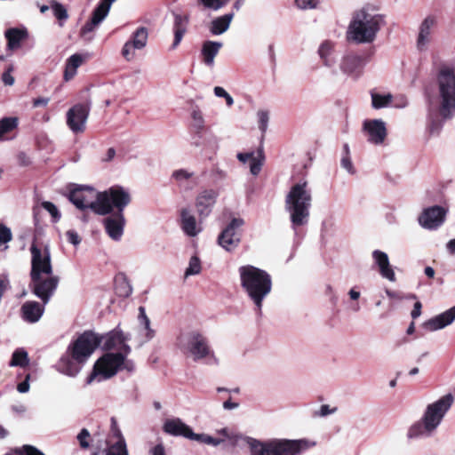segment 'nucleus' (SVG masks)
<instances>
[{
	"mask_svg": "<svg viewBox=\"0 0 455 455\" xmlns=\"http://www.w3.org/2000/svg\"><path fill=\"white\" fill-rule=\"evenodd\" d=\"M427 120L431 132H438L455 116V68H439L435 84L426 88Z\"/></svg>",
	"mask_w": 455,
	"mask_h": 455,
	"instance_id": "nucleus-1",
	"label": "nucleus"
},
{
	"mask_svg": "<svg viewBox=\"0 0 455 455\" xmlns=\"http://www.w3.org/2000/svg\"><path fill=\"white\" fill-rule=\"evenodd\" d=\"M29 251L31 254L30 288L32 292L47 304L54 295L60 277L53 275L51 251L48 245L33 241Z\"/></svg>",
	"mask_w": 455,
	"mask_h": 455,
	"instance_id": "nucleus-2",
	"label": "nucleus"
},
{
	"mask_svg": "<svg viewBox=\"0 0 455 455\" xmlns=\"http://www.w3.org/2000/svg\"><path fill=\"white\" fill-rule=\"evenodd\" d=\"M378 6L367 4L353 13L347 30L348 41L371 44L386 25V16L378 12Z\"/></svg>",
	"mask_w": 455,
	"mask_h": 455,
	"instance_id": "nucleus-3",
	"label": "nucleus"
},
{
	"mask_svg": "<svg viewBox=\"0 0 455 455\" xmlns=\"http://www.w3.org/2000/svg\"><path fill=\"white\" fill-rule=\"evenodd\" d=\"M453 403L454 396L449 393L427 404L421 418L408 427L407 440L411 442L433 437Z\"/></svg>",
	"mask_w": 455,
	"mask_h": 455,
	"instance_id": "nucleus-4",
	"label": "nucleus"
},
{
	"mask_svg": "<svg viewBox=\"0 0 455 455\" xmlns=\"http://www.w3.org/2000/svg\"><path fill=\"white\" fill-rule=\"evenodd\" d=\"M241 286L249 299L254 305L255 313L261 315L263 301L272 290L271 275L265 270L252 265L238 268Z\"/></svg>",
	"mask_w": 455,
	"mask_h": 455,
	"instance_id": "nucleus-5",
	"label": "nucleus"
},
{
	"mask_svg": "<svg viewBox=\"0 0 455 455\" xmlns=\"http://www.w3.org/2000/svg\"><path fill=\"white\" fill-rule=\"evenodd\" d=\"M312 200V189L307 180H301L290 188L285 196V210L295 232L308 223Z\"/></svg>",
	"mask_w": 455,
	"mask_h": 455,
	"instance_id": "nucleus-6",
	"label": "nucleus"
},
{
	"mask_svg": "<svg viewBox=\"0 0 455 455\" xmlns=\"http://www.w3.org/2000/svg\"><path fill=\"white\" fill-rule=\"evenodd\" d=\"M315 443L306 439L252 440L250 443L251 455H300Z\"/></svg>",
	"mask_w": 455,
	"mask_h": 455,
	"instance_id": "nucleus-7",
	"label": "nucleus"
},
{
	"mask_svg": "<svg viewBox=\"0 0 455 455\" xmlns=\"http://www.w3.org/2000/svg\"><path fill=\"white\" fill-rule=\"evenodd\" d=\"M128 355L122 352H108L100 357L94 363L92 373L88 376L86 383L94 380L101 382L114 377L119 371L125 370L133 372L135 364L127 359Z\"/></svg>",
	"mask_w": 455,
	"mask_h": 455,
	"instance_id": "nucleus-8",
	"label": "nucleus"
},
{
	"mask_svg": "<svg viewBox=\"0 0 455 455\" xmlns=\"http://www.w3.org/2000/svg\"><path fill=\"white\" fill-rule=\"evenodd\" d=\"M178 346L196 362L207 359L216 360L208 338L200 330L192 329L180 333L178 338Z\"/></svg>",
	"mask_w": 455,
	"mask_h": 455,
	"instance_id": "nucleus-9",
	"label": "nucleus"
},
{
	"mask_svg": "<svg viewBox=\"0 0 455 455\" xmlns=\"http://www.w3.org/2000/svg\"><path fill=\"white\" fill-rule=\"evenodd\" d=\"M68 198L80 210L91 209L100 215H106V208L101 205V192L94 188L76 185L70 190Z\"/></svg>",
	"mask_w": 455,
	"mask_h": 455,
	"instance_id": "nucleus-10",
	"label": "nucleus"
},
{
	"mask_svg": "<svg viewBox=\"0 0 455 455\" xmlns=\"http://www.w3.org/2000/svg\"><path fill=\"white\" fill-rule=\"evenodd\" d=\"M100 345V339L93 331H84L69 347L68 352L76 363H85Z\"/></svg>",
	"mask_w": 455,
	"mask_h": 455,
	"instance_id": "nucleus-11",
	"label": "nucleus"
},
{
	"mask_svg": "<svg viewBox=\"0 0 455 455\" xmlns=\"http://www.w3.org/2000/svg\"><path fill=\"white\" fill-rule=\"evenodd\" d=\"M438 25L439 16L436 13H429L420 21L416 37L418 51L426 52L428 50Z\"/></svg>",
	"mask_w": 455,
	"mask_h": 455,
	"instance_id": "nucleus-12",
	"label": "nucleus"
},
{
	"mask_svg": "<svg viewBox=\"0 0 455 455\" xmlns=\"http://www.w3.org/2000/svg\"><path fill=\"white\" fill-rule=\"evenodd\" d=\"M130 202V194L122 187H112L101 192V205L107 209L106 214L110 213L114 207L117 209V212L123 213Z\"/></svg>",
	"mask_w": 455,
	"mask_h": 455,
	"instance_id": "nucleus-13",
	"label": "nucleus"
},
{
	"mask_svg": "<svg viewBox=\"0 0 455 455\" xmlns=\"http://www.w3.org/2000/svg\"><path fill=\"white\" fill-rule=\"evenodd\" d=\"M242 218H233L228 225L222 230L218 237L219 244L228 251L235 249L241 241V234L237 231L243 226Z\"/></svg>",
	"mask_w": 455,
	"mask_h": 455,
	"instance_id": "nucleus-14",
	"label": "nucleus"
},
{
	"mask_svg": "<svg viewBox=\"0 0 455 455\" xmlns=\"http://www.w3.org/2000/svg\"><path fill=\"white\" fill-rule=\"evenodd\" d=\"M100 345L104 350H116L126 355L131 353V347L127 344L129 335L124 334L119 328H116L104 336H100Z\"/></svg>",
	"mask_w": 455,
	"mask_h": 455,
	"instance_id": "nucleus-15",
	"label": "nucleus"
},
{
	"mask_svg": "<svg viewBox=\"0 0 455 455\" xmlns=\"http://www.w3.org/2000/svg\"><path fill=\"white\" fill-rule=\"evenodd\" d=\"M90 104H76L67 112V125L74 133L85 130L86 121L90 113Z\"/></svg>",
	"mask_w": 455,
	"mask_h": 455,
	"instance_id": "nucleus-16",
	"label": "nucleus"
},
{
	"mask_svg": "<svg viewBox=\"0 0 455 455\" xmlns=\"http://www.w3.org/2000/svg\"><path fill=\"white\" fill-rule=\"evenodd\" d=\"M106 445V455H129L124 437L115 418H111L110 433Z\"/></svg>",
	"mask_w": 455,
	"mask_h": 455,
	"instance_id": "nucleus-17",
	"label": "nucleus"
},
{
	"mask_svg": "<svg viewBox=\"0 0 455 455\" xmlns=\"http://www.w3.org/2000/svg\"><path fill=\"white\" fill-rule=\"evenodd\" d=\"M148 38V30L145 27L138 28L125 42L122 49L123 57L130 61L135 57L136 50H142L146 47Z\"/></svg>",
	"mask_w": 455,
	"mask_h": 455,
	"instance_id": "nucleus-18",
	"label": "nucleus"
},
{
	"mask_svg": "<svg viewBox=\"0 0 455 455\" xmlns=\"http://www.w3.org/2000/svg\"><path fill=\"white\" fill-rule=\"evenodd\" d=\"M219 192L213 188L201 190L196 197V210L200 219L208 217L217 202Z\"/></svg>",
	"mask_w": 455,
	"mask_h": 455,
	"instance_id": "nucleus-19",
	"label": "nucleus"
},
{
	"mask_svg": "<svg viewBox=\"0 0 455 455\" xmlns=\"http://www.w3.org/2000/svg\"><path fill=\"white\" fill-rule=\"evenodd\" d=\"M363 130L367 136V140L373 145H381L387 135L386 124L381 119L365 120Z\"/></svg>",
	"mask_w": 455,
	"mask_h": 455,
	"instance_id": "nucleus-20",
	"label": "nucleus"
},
{
	"mask_svg": "<svg viewBox=\"0 0 455 455\" xmlns=\"http://www.w3.org/2000/svg\"><path fill=\"white\" fill-rule=\"evenodd\" d=\"M364 65L365 62L361 55L347 52L340 60L339 69L344 75L356 79L361 76Z\"/></svg>",
	"mask_w": 455,
	"mask_h": 455,
	"instance_id": "nucleus-21",
	"label": "nucleus"
},
{
	"mask_svg": "<svg viewBox=\"0 0 455 455\" xmlns=\"http://www.w3.org/2000/svg\"><path fill=\"white\" fill-rule=\"evenodd\" d=\"M445 212L440 206H433L426 209L419 217V224L427 229L438 228L444 220Z\"/></svg>",
	"mask_w": 455,
	"mask_h": 455,
	"instance_id": "nucleus-22",
	"label": "nucleus"
},
{
	"mask_svg": "<svg viewBox=\"0 0 455 455\" xmlns=\"http://www.w3.org/2000/svg\"><path fill=\"white\" fill-rule=\"evenodd\" d=\"M125 219L124 213L116 212L104 220V227L109 237L119 241L124 234Z\"/></svg>",
	"mask_w": 455,
	"mask_h": 455,
	"instance_id": "nucleus-23",
	"label": "nucleus"
},
{
	"mask_svg": "<svg viewBox=\"0 0 455 455\" xmlns=\"http://www.w3.org/2000/svg\"><path fill=\"white\" fill-rule=\"evenodd\" d=\"M163 430L173 436H183L192 440L194 432L191 427L185 424L180 418L168 419L164 421Z\"/></svg>",
	"mask_w": 455,
	"mask_h": 455,
	"instance_id": "nucleus-24",
	"label": "nucleus"
},
{
	"mask_svg": "<svg viewBox=\"0 0 455 455\" xmlns=\"http://www.w3.org/2000/svg\"><path fill=\"white\" fill-rule=\"evenodd\" d=\"M372 259L375 265L379 267L380 275L390 282H395V274L390 266L387 254L380 250H374L372 251Z\"/></svg>",
	"mask_w": 455,
	"mask_h": 455,
	"instance_id": "nucleus-25",
	"label": "nucleus"
},
{
	"mask_svg": "<svg viewBox=\"0 0 455 455\" xmlns=\"http://www.w3.org/2000/svg\"><path fill=\"white\" fill-rule=\"evenodd\" d=\"M454 320L455 306L425 322L424 327L430 331H434L450 325Z\"/></svg>",
	"mask_w": 455,
	"mask_h": 455,
	"instance_id": "nucleus-26",
	"label": "nucleus"
},
{
	"mask_svg": "<svg viewBox=\"0 0 455 455\" xmlns=\"http://www.w3.org/2000/svg\"><path fill=\"white\" fill-rule=\"evenodd\" d=\"M172 178L175 180L177 187L181 191H192L197 186V181L194 179V172L185 169L174 171L172 174Z\"/></svg>",
	"mask_w": 455,
	"mask_h": 455,
	"instance_id": "nucleus-27",
	"label": "nucleus"
},
{
	"mask_svg": "<svg viewBox=\"0 0 455 455\" xmlns=\"http://www.w3.org/2000/svg\"><path fill=\"white\" fill-rule=\"evenodd\" d=\"M45 304L36 301H27L21 307L22 317L25 321L34 323L39 321L42 317Z\"/></svg>",
	"mask_w": 455,
	"mask_h": 455,
	"instance_id": "nucleus-28",
	"label": "nucleus"
},
{
	"mask_svg": "<svg viewBox=\"0 0 455 455\" xmlns=\"http://www.w3.org/2000/svg\"><path fill=\"white\" fill-rule=\"evenodd\" d=\"M335 44L330 40L322 42L318 47L317 53L323 65L328 68H332L336 64V56L334 54Z\"/></svg>",
	"mask_w": 455,
	"mask_h": 455,
	"instance_id": "nucleus-29",
	"label": "nucleus"
},
{
	"mask_svg": "<svg viewBox=\"0 0 455 455\" xmlns=\"http://www.w3.org/2000/svg\"><path fill=\"white\" fill-rule=\"evenodd\" d=\"M173 34L174 40L172 45V49H175L181 42L184 35L188 30V17L187 15H182L177 12H173Z\"/></svg>",
	"mask_w": 455,
	"mask_h": 455,
	"instance_id": "nucleus-30",
	"label": "nucleus"
},
{
	"mask_svg": "<svg viewBox=\"0 0 455 455\" xmlns=\"http://www.w3.org/2000/svg\"><path fill=\"white\" fill-rule=\"evenodd\" d=\"M84 363H76L70 353L67 351V354L62 355L57 364V370L69 377H75L81 371V364Z\"/></svg>",
	"mask_w": 455,
	"mask_h": 455,
	"instance_id": "nucleus-31",
	"label": "nucleus"
},
{
	"mask_svg": "<svg viewBox=\"0 0 455 455\" xmlns=\"http://www.w3.org/2000/svg\"><path fill=\"white\" fill-rule=\"evenodd\" d=\"M181 228L188 236L197 235L202 228L197 224L196 217L188 209H182L180 212Z\"/></svg>",
	"mask_w": 455,
	"mask_h": 455,
	"instance_id": "nucleus-32",
	"label": "nucleus"
},
{
	"mask_svg": "<svg viewBox=\"0 0 455 455\" xmlns=\"http://www.w3.org/2000/svg\"><path fill=\"white\" fill-rule=\"evenodd\" d=\"M4 36L7 39L8 50L13 51L19 49L21 43L28 36L26 28H12L4 32Z\"/></svg>",
	"mask_w": 455,
	"mask_h": 455,
	"instance_id": "nucleus-33",
	"label": "nucleus"
},
{
	"mask_svg": "<svg viewBox=\"0 0 455 455\" xmlns=\"http://www.w3.org/2000/svg\"><path fill=\"white\" fill-rule=\"evenodd\" d=\"M222 45H223L222 43L215 42V41H205L203 44L202 50H201V55L203 58V62L207 67H210V68L213 67L214 59L218 55Z\"/></svg>",
	"mask_w": 455,
	"mask_h": 455,
	"instance_id": "nucleus-34",
	"label": "nucleus"
},
{
	"mask_svg": "<svg viewBox=\"0 0 455 455\" xmlns=\"http://www.w3.org/2000/svg\"><path fill=\"white\" fill-rule=\"evenodd\" d=\"M234 16L235 13L230 12L213 19L211 22L210 32L215 36L225 33L229 28Z\"/></svg>",
	"mask_w": 455,
	"mask_h": 455,
	"instance_id": "nucleus-35",
	"label": "nucleus"
},
{
	"mask_svg": "<svg viewBox=\"0 0 455 455\" xmlns=\"http://www.w3.org/2000/svg\"><path fill=\"white\" fill-rule=\"evenodd\" d=\"M84 61V57L81 54H73L71 55L66 63L64 78L65 80H69L74 77L76 74V69L79 68Z\"/></svg>",
	"mask_w": 455,
	"mask_h": 455,
	"instance_id": "nucleus-36",
	"label": "nucleus"
},
{
	"mask_svg": "<svg viewBox=\"0 0 455 455\" xmlns=\"http://www.w3.org/2000/svg\"><path fill=\"white\" fill-rule=\"evenodd\" d=\"M371 107L374 109H380L390 107L393 101V95L391 93L381 94L376 92H371Z\"/></svg>",
	"mask_w": 455,
	"mask_h": 455,
	"instance_id": "nucleus-37",
	"label": "nucleus"
},
{
	"mask_svg": "<svg viewBox=\"0 0 455 455\" xmlns=\"http://www.w3.org/2000/svg\"><path fill=\"white\" fill-rule=\"evenodd\" d=\"M138 320L142 327V331H144V336L146 340L148 341L155 337V331L150 327V320L146 315V310L144 307H139V315Z\"/></svg>",
	"mask_w": 455,
	"mask_h": 455,
	"instance_id": "nucleus-38",
	"label": "nucleus"
},
{
	"mask_svg": "<svg viewBox=\"0 0 455 455\" xmlns=\"http://www.w3.org/2000/svg\"><path fill=\"white\" fill-rule=\"evenodd\" d=\"M28 363H29V360H28V355L27 351L24 350L23 348H19L13 352L12 359L9 363V365L11 367H16V366L25 367L28 364Z\"/></svg>",
	"mask_w": 455,
	"mask_h": 455,
	"instance_id": "nucleus-39",
	"label": "nucleus"
},
{
	"mask_svg": "<svg viewBox=\"0 0 455 455\" xmlns=\"http://www.w3.org/2000/svg\"><path fill=\"white\" fill-rule=\"evenodd\" d=\"M19 120L17 117H4L0 120V140H3L4 135L11 132L17 128Z\"/></svg>",
	"mask_w": 455,
	"mask_h": 455,
	"instance_id": "nucleus-40",
	"label": "nucleus"
},
{
	"mask_svg": "<svg viewBox=\"0 0 455 455\" xmlns=\"http://www.w3.org/2000/svg\"><path fill=\"white\" fill-rule=\"evenodd\" d=\"M51 8L53 15L60 20V26L62 27L63 23L61 21H64L68 18L66 7L62 4L52 0L51 2Z\"/></svg>",
	"mask_w": 455,
	"mask_h": 455,
	"instance_id": "nucleus-41",
	"label": "nucleus"
},
{
	"mask_svg": "<svg viewBox=\"0 0 455 455\" xmlns=\"http://www.w3.org/2000/svg\"><path fill=\"white\" fill-rule=\"evenodd\" d=\"M192 440L198 441L200 443L210 444L212 446H218L224 443L223 438L212 437L205 434H194Z\"/></svg>",
	"mask_w": 455,
	"mask_h": 455,
	"instance_id": "nucleus-42",
	"label": "nucleus"
},
{
	"mask_svg": "<svg viewBox=\"0 0 455 455\" xmlns=\"http://www.w3.org/2000/svg\"><path fill=\"white\" fill-rule=\"evenodd\" d=\"M257 154L258 156H254V158H252L250 164L251 173L254 176L259 173L264 161L263 150L259 149Z\"/></svg>",
	"mask_w": 455,
	"mask_h": 455,
	"instance_id": "nucleus-43",
	"label": "nucleus"
},
{
	"mask_svg": "<svg viewBox=\"0 0 455 455\" xmlns=\"http://www.w3.org/2000/svg\"><path fill=\"white\" fill-rule=\"evenodd\" d=\"M201 272V262L197 256H192L188 267L185 271V276L198 275Z\"/></svg>",
	"mask_w": 455,
	"mask_h": 455,
	"instance_id": "nucleus-44",
	"label": "nucleus"
},
{
	"mask_svg": "<svg viewBox=\"0 0 455 455\" xmlns=\"http://www.w3.org/2000/svg\"><path fill=\"white\" fill-rule=\"evenodd\" d=\"M205 9L218 11L224 7L230 0H197Z\"/></svg>",
	"mask_w": 455,
	"mask_h": 455,
	"instance_id": "nucleus-45",
	"label": "nucleus"
},
{
	"mask_svg": "<svg viewBox=\"0 0 455 455\" xmlns=\"http://www.w3.org/2000/svg\"><path fill=\"white\" fill-rule=\"evenodd\" d=\"M319 4V0H294V5L301 11L317 9Z\"/></svg>",
	"mask_w": 455,
	"mask_h": 455,
	"instance_id": "nucleus-46",
	"label": "nucleus"
},
{
	"mask_svg": "<svg viewBox=\"0 0 455 455\" xmlns=\"http://www.w3.org/2000/svg\"><path fill=\"white\" fill-rule=\"evenodd\" d=\"M259 129L265 133L269 121V113L267 110H259L257 113Z\"/></svg>",
	"mask_w": 455,
	"mask_h": 455,
	"instance_id": "nucleus-47",
	"label": "nucleus"
},
{
	"mask_svg": "<svg viewBox=\"0 0 455 455\" xmlns=\"http://www.w3.org/2000/svg\"><path fill=\"white\" fill-rule=\"evenodd\" d=\"M41 205L45 211H47L51 214L54 222L60 220V213L55 204H53L51 202L44 201L42 203Z\"/></svg>",
	"mask_w": 455,
	"mask_h": 455,
	"instance_id": "nucleus-48",
	"label": "nucleus"
},
{
	"mask_svg": "<svg viewBox=\"0 0 455 455\" xmlns=\"http://www.w3.org/2000/svg\"><path fill=\"white\" fill-rule=\"evenodd\" d=\"M12 239V233L11 228H9L4 224H0V246L2 244L7 243Z\"/></svg>",
	"mask_w": 455,
	"mask_h": 455,
	"instance_id": "nucleus-49",
	"label": "nucleus"
},
{
	"mask_svg": "<svg viewBox=\"0 0 455 455\" xmlns=\"http://www.w3.org/2000/svg\"><path fill=\"white\" fill-rule=\"evenodd\" d=\"M214 94L217 97L224 98L227 106L231 107L234 104V99L224 88L220 86L214 87Z\"/></svg>",
	"mask_w": 455,
	"mask_h": 455,
	"instance_id": "nucleus-50",
	"label": "nucleus"
},
{
	"mask_svg": "<svg viewBox=\"0 0 455 455\" xmlns=\"http://www.w3.org/2000/svg\"><path fill=\"white\" fill-rule=\"evenodd\" d=\"M91 435L86 428H83L77 435V440L82 449H88L90 446L89 438Z\"/></svg>",
	"mask_w": 455,
	"mask_h": 455,
	"instance_id": "nucleus-51",
	"label": "nucleus"
},
{
	"mask_svg": "<svg viewBox=\"0 0 455 455\" xmlns=\"http://www.w3.org/2000/svg\"><path fill=\"white\" fill-rule=\"evenodd\" d=\"M16 453L19 455H45L32 445H24L21 449L16 450Z\"/></svg>",
	"mask_w": 455,
	"mask_h": 455,
	"instance_id": "nucleus-52",
	"label": "nucleus"
},
{
	"mask_svg": "<svg viewBox=\"0 0 455 455\" xmlns=\"http://www.w3.org/2000/svg\"><path fill=\"white\" fill-rule=\"evenodd\" d=\"M340 164L348 173L354 174L355 172L350 156H342Z\"/></svg>",
	"mask_w": 455,
	"mask_h": 455,
	"instance_id": "nucleus-53",
	"label": "nucleus"
},
{
	"mask_svg": "<svg viewBox=\"0 0 455 455\" xmlns=\"http://www.w3.org/2000/svg\"><path fill=\"white\" fill-rule=\"evenodd\" d=\"M218 434L221 435L220 438H223L224 439V442L226 440H228L232 443H235L236 441V438H237V435L230 431L228 428L227 427H224V428H221L220 430H218Z\"/></svg>",
	"mask_w": 455,
	"mask_h": 455,
	"instance_id": "nucleus-54",
	"label": "nucleus"
},
{
	"mask_svg": "<svg viewBox=\"0 0 455 455\" xmlns=\"http://www.w3.org/2000/svg\"><path fill=\"white\" fill-rule=\"evenodd\" d=\"M192 118L197 128H202L204 126L203 114L198 108L192 111Z\"/></svg>",
	"mask_w": 455,
	"mask_h": 455,
	"instance_id": "nucleus-55",
	"label": "nucleus"
},
{
	"mask_svg": "<svg viewBox=\"0 0 455 455\" xmlns=\"http://www.w3.org/2000/svg\"><path fill=\"white\" fill-rule=\"evenodd\" d=\"M66 235L68 242L74 245H78L81 242L78 234L75 230H68Z\"/></svg>",
	"mask_w": 455,
	"mask_h": 455,
	"instance_id": "nucleus-56",
	"label": "nucleus"
},
{
	"mask_svg": "<svg viewBox=\"0 0 455 455\" xmlns=\"http://www.w3.org/2000/svg\"><path fill=\"white\" fill-rule=\"evenodd\" d=\"M12 71V68H9L5 72H4L2 76V80L5 85H12L14 84V77L12 76L11 72Z\"/></svg>",
	"mask_w": 455,
	"mask_h": 455,
	"instance_id": "nucleus-57",
	"label": "nucleus"
},
{
	"mask_svg": "<svg viewBox=\"0 0 455 455\" xmlns=\"http://www.w3.org/2000/svg\"><path fill=\"white\" fill-rule=\"evenodd\" d=\"M29 379L30 375L28 374L26 376V379L18 385L17 390L20 393H27L29 390Z\"/></svg>",
	"mask_w": 455,
	"mask_h": 455,
	"instance_id": "nucleus-58",
	"label": "nucleus"
},
{
	"mask_svg": "<svg viewBox=\"0 0 455 455\" xmlns=\"http://www.w3.org/2000/svg\"><path fill=\"white\" fill-rule=\"evenodd\" d=\"M150 455H166L163 443H158L149 451Z\"/></svg>",
	"mask_w": 455,
	"mask_h": 455,
	"instance_id": "nucleus-59",
	"label": "nucleus"
},
{
	"mask_svg": "<svg viewBox=\"0 0 455 455\" xmlns=\"http://www.w3.org/2000/svg\"><path fill=\"white\" fill-rule=\"evenodd\" d=\"M408 105V101L405 96L401 95L395 98V102L393 107L397 108H403Z\"/></svg>",
	"mask_w": 455,
	"mask_h": 455,
	"instance_id": "nucleus-60",
	"label": "nucleus"
},
{
	"mask_svg": "<svg viewBox=\"0 0 455 455\" xmlns=\"http://www.w3.org/2000/svg\"><path fill=\"white\" fill-rule=\"evenodd\" d=\"M18 162L21 166H28L31 164L30 158L24 152L18 155Z\"/></svg>",
	"mask_w": 455,
	"mask_h": 455,
	"instance_id": "nucleus-61",
	"label": "nucleus"
},
{
	"mask_svg": "<svg viewBox=\"0 0 455 455\" xmlns=\"http://www.w3.org/2000/svg\"><path fill=\"white\" fill-rule=\"evenodd\" d=\"M49 101H50L49 98H43V97L36 98L33 100V107L38 108L41 106H46L49 103Z\"/></svg>",
	"mask_w": 455,
	"mask_h": 455,
	"instance_id": "nucleus-62",
	"label": "nucleus"
},
{
	"mask_svg": "<svg viewBox=\"0 0 455 455\" xmlns=\"http://www.w3.org/2000/svg\"><path fill=\"white\" fill-rule=\"evenodd\" d=\"M237 158L239 161L243 162V163H245L247 162L248 160H252V158H254V153L251 152V153H238L237 154Z\"/></svg>",
	"mask_w": 455,
	"mask_h": 455,
	"instance_id": "nucleus-63",
	"label": "nucleus"
},
{
	"mask_svg": "<svg viewBox=\"0 0 455 455\" xmlns=\"http://www.w3.org/2000/svg\"><path fill=\"white\" fill-rule=\"evenodd\" d=\"M421 314V303L419 301H417L415 304H414V307L411 311V317L413 319L419 317Z\"/></svg>",
	"mask_w": 455,
	"mask_h": 455,
	"instance_id": "nucleus-64",
	"label": "nucleus"
}]
</instances>
